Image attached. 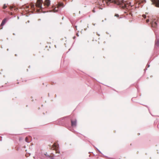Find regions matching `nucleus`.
Listing matches in <instances>:
<instances>
[{"instance_id":"14","label":"nucleus","mask_w":159,"mask_h":159,"mask_svg":"<svg viewBox=\"0 0 159 159\" xmlns=\"http://www.w3.org/2000/svg\"><path fill=\"white\" fill-rule=\"evenodd\" d=\"M136 0V2H139L140 3V2H141V0Z\"/></svg>"},{"instance_id":"22","label":"nucleus","mask_w":159,"mask_h":159,"mask_svg":"<svg viewBox=\"0 0 159 159\" xmlns=\"http://www.w3.org/2000/svg\"><path fill=\"white\" fill-rule=\"evenodd\" d=\"M93 12H95V11H94V10H93Z\"/></svg>"},{"instance_id":"23","label":"nucleus","mask_w":159,"mask_h":159,"mask_svg":"<svg viewBox=\"0 0 159 159\" xmlns=\"http://www.w3.org/2000/svg\"><path fill=\"white\" fill-rule=\"evenodd\" d=\"M29 6H26V7L27 8H29Z\"/></svg>"},{"instance_id":"28","label":"nucleus","mask_w":159,"mask_h":159,"mask_svg":"<svg viewBox=\"0 0 159 159\" xmlns=\"http://www.w3.org/2000/svg\"><path fill=\"white\" fill-rule=\"evenodd\" d=\"M7 51H8L9 50V49H7Z\"/></svg>"},{"instance_id":"2","label":"nucleus","mask_w":159,"mask_h":159,"mask_svg":"<svg viewBox=\"0 0 159 159\" xmlns=\"http://www.w3.org/2000/svg\"><path fill=\"white\" fill-rule=\"evenodd\" d=\"M151 24L152 27H156L157 25L156 18L154 16H152L150 18Z\"/></svg>"},{"instance_id":"15","label":"nucleus","mask_w":159,"mask_h":159,"mask_svg":"<svg viewBox=\"0 0 159 159\" xmlns=\"http://www.w3.org/2000/svg\"><path fill=\"white\" fill-rule=\"evenodd\" d=\"M115 16H116V17H118L119 16V15H118V14H115Z\"/></svg>"},{"instance_id":"29","label":"nucleus","mask_w":159,"mask_h":159,"mask_svg":"<svg viewBox=\"0 0 159 159\" xmlns=\"http://www.w3.org/2000/svg\"><path fill=\"white\" fill-rule=\"evenodd\" d=\"M75 28H76L77 26H75Z\"/></svg>"},{"instance_id":"17","label":"nucleus","mask_w":159,"mask_h":159,"mask_svg":"<svg viewBox=\"0 0 159 159\" xmlns=\"http://www.w3.org/2000/svg\"><path fill=\"white\" fill-rule=\"evenodd\" d=\"M96 149L99 152L101 153V152L98 148H96Z\"/></svg>"},{"instance_id":"9","label":"nucleus","mask_w":159,"mask_h":159,"mask_svg":"<svg viewBox=\"0 0 159 159\" xmlns=\"http://www.w3.org/2000/svg\"><path fill=\"white\" fill-rule=\"evenodd\" d=\"M50 4V0H45L44 5L47 7H48Z\"/></svg>"},{"instance_id":"21","label":"nucleus","mask_w":159,"mask_h":159,"mask_svg":"<svg viewBox=\"0 0 159 159\" xmlns=\"http://www.w3.org/2000/svg\"><path fill=\"white\" fill-rule=\"evenodd\" d=\"M34 5H33V6H31V7H32V8H34Z\"/></svg>"},{"instance_id":"1","label":"nucleus","mask_w":159,"mask_h":159,"mask_svg":"<svg viewBox=\"0 0 159 159\" xmlns=\"http://www.w3.org/2000/svg\"><path fill=\"white\" fill-rule=\"evenodd\" d=\"M105 2L108 6H109L110 2H112L116 4L123 9L124 13H126L129 10V6L131 5V3H127L124 0H102L103 3Z\"/></svg>"},{"instance_id":"4","label":"nucleus","mask_w":159,"mask_h":159,"mask_svg":"<svg viewBox=\"0 0 159 159\" xmlns=\"http://www.w3.org/2000/svg\"><path fill=\"white\" fill-rule=\"evenodd\" d=\"M10 8H11V15H12V14H13L12 12V11L11 12V11H13V12H14V11H16L18 10V9L15 6H14L13 5L12 6H11V5Z\"/></svg>"},{"instance_id":"24","label":"nucleus","mask_w":159,"mask_h":159,"mask_svg":"<svg viewBox=\"0 0 159 159\" xmlns=\"http://www.w3.org/2000/svg\"><path fill=\"white\" fill-rule=\"evenodd\" d=\"M75 38H76L75 36H74V37H73V39H75Z\"/></svg>"},{"instance_id":"27","label":"nucleus","mask_w":159,"mask_h":159,"mask_svg":"<svg viewBox=\"0 0 159 159\" xmlns=\"http://www.w3.org/2000/svg\"><path fill=\"white\" fill-rule=\"evenodd\" d=\"M2 28H3V27H2L0 29H2Z\"/></svg>"},{"instance_id":"11","label":"nucleus","mask_w":159,"mask_h":159,"mask_svg":"<svg viewBox=\"0 0 159 159\" xmlns=\"http://www.w3.org/2000/svg\"><path fill=\"white\" fill-rule=\"evenodd\" d=\"M25 141L27 143H29L30 142V141L29 140L28 138L27 137L25 138Z\"/></svg>"},{"instance_id":"3","label":"nucleus","mask_w":159,"mask_h":159,"mask_svg":"<svg viewBox=\"0 0 159 159\" xmlns=\"http://www.w3.org/2000/svg\"><path fill=\"white\" fill-rule=\"evenodd\" d=\"M43 2L42 0H38L37 3L36 4V7L38 8H39L40 9L42 8V3Z\"/></svg>"},{"instance_id":"5","label":"nucleus","mask_w":159,"mask_h":159,"mask_svg":"<svg viewBox=\"0 0 159 159\" xmlns=\"http://www.w3.org/2000/svg\"><path fill=\"white\" fill-rule=\"evenodd\" d=\"M61 6H62V7L64 6L63 3H59L57 7H55L53 9L52 11L54 12H57L58 10V8Z\"/></svg>"},{"instance_id":"12","label":"nucleus","mask_w":159,"mask_h":159,"mask_svg":"<svg viewBox=\"0 0 159 159\" xmlns=\"http://www.w3.org/2000/svg\"><path fill=\"white\" fill-rule=\"evenodd\" d=\"M156 44L157 45L159 46V39L156 41Z\"/></svg>"},{"instance_id":"26","label":"nucleus","mask_w":159,"mask_h":159,"mask_svg":"<svg viewBox=\"0 0 159 159\" xmlns=\"http://www.w3.org/2000/svg\"><path fill=\"white\" fill-rule=\"evenodd\" d=\"M51 159H54V158H53V157H52L51 158Z\"/></svg>"},{"instance_id":"10","label":"nucleus","mask_w":159,"mask_h":159,"mask_svg":"<svg viewBox=\"0 0 159 159\" xmlns=\"http://www.w3.org/2000/svg\"><path fill=\"white\" fill-rule=\"evenodd\" d=\"M45 155L46 156V157L49 158H51L52 157L51 156L48 155H47V154H45Z\"/></svg>"},{"instance_id":"18","label":"nucleus","mask_w":159,"mask_h":159,"mask_svg":"<svg viewBox=\"0 0 159 159\" xmlns=\"http://www.w3.org/2000/svg\"><path fill=\"white\" fill-rule=\"evenodd\" d=\"M149 21V19H147V20H146V22H147V23H148Z\"/></svg>"},{"instance_id":"6","label":"nucleus","mask_w":159,"mask_h":159,"mask_svg":"<svg viewBox=\"0 0 159 159\" xmlns=\"http://www.w3.org/2000/svg\"><path fill=\"white\" fill-rule=\"evenodd\" d=\"M152 2L155 6L159 7V0H152Z\"/></svg>"},{"instance_id":"25","label":"nucleus","mask_w":159,"mask_h":159,"mask_svg":"<svg viewBox=\"0 0 159 159\" xmlns=\"http://www.w3.org/2000/svg\"><path fill=\"white\" fill-rule=\"evenodd\" d=\"M69 1L71 2L72 1V0H69Z\"/></svg>"},{"instance_id":"16","label":"nucleus","mask_w":159,"mask_h":159,"mask_svg":"<svg viewBox=\"0 0 159 159\" xmlns=\"http://www.w3.org/2000/svg\"><path fill=\"white\" fill-rule=\"evenodd\" d=\"M143 16L144 18H146V16L145 15H143Z\"/></svg>"},{"instance_id":"7","label":"nucleus","mask_w":159,"mask_h":159,"mask_svg":"<svg viewBox=\"0 0 159 159\" xmlns=\"http://www.w3.org/2000/svg\"><path fill=\"white\" fill-rule=\"evenodd\" d=\"M8 19L7 18H4L2 21V23L1 24V26H2L3 25H4L6 23Z\"/></svg>"},{"instance_id":"8","label":"nucleus","mask_w":159,"mask_h":159,"mask_svg":"<svg viewBox=\"0 0 159 159\" xmlns=\"http://www.w3.org/2000/svg\"><path fill=\"white\" fill-rule=\"evenodd\" d=\"M71 126L73 127L75 126L76 125V120H71Z\"/></svg>"},{"instance_id":"13","label":"nucleus","mask_w":159,"mask_h":159,"mask_svg":"<svg viewBox=\"0 0 159 159\" xmlns=\"http://www.w3.org/2000/svg\"><path fill=\"white\" fill-rule=\"evenodd\" d=\"M7 7V5L6 4H4L3 7V8L5 9Z\"/></svg>"},{"instance_id":"19","label":"nucleus","mask_w":159,"mask_h":159,"mask_svg":"<svg viewBox=\"0 0 159 159\" xmlns=\"http://www.w3.org/2000/svg\"><path fill=\"white\" fill-rule=\"evenodd\" d=\"M76 35L77 36H79V34L78 33H77L76 34Z\"/></svg>"},{"instance_id":"20","label":"nucleus","mask_w":159,"mask_h":159,"mask_svg":"<svg viewBox=\"0 0 159 159\" xmlns=\"http://www.w3.org/2000/svg\"><path fill=\"white\" fill-rule=\"evenodd\" d=\"M147 66H148V67H149L150 66V65L149 64H147Z\"/></svg>"}]
</instances>
